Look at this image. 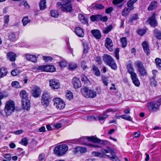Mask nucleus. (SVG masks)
I'll return each mask as SVG.
<instances>
[{
	"label": "nucleus",
	"instance_id": "1",
	"mask_svg": "<svg viewBox=\"0 0 161 161\" xmlns=\"http://www.w3.org/2000/svg\"><path fill=\"white\" fill-rule=\"evenodd\" d=\"M87 140L89 141L92 142L94 143H97L100 144H104V141H101V140L95 137L94 136H83L80 138L78 139V142L80 144L86 145L85 143L86 140Z\"/></svg>",
	"mask_w": 161,
	"mask_h": 161
},
{
	"label": "nucleus",
	"instance_id": "2",
	"mask_svg": "<svg viewBox=\"0 0 161 161\" xmlns=\"http://www.w3.org/2000/svg\"><path fill=\"white\" fill-rule=\"evenodd\" d=\"M68 149V147L66 144L59 145L54 148L53 153L57 156H61L65 154Z\"/></svg>",
	"mask_w": 161,
	"mask_h": 161
},
{
	"label": "nucleus",
	"instance_id": "3",
	"mask_svg": "<svg viewBox=\"0 0 161 161\" xmlns=\"http://www.w3.org/2000/svg\"><path fill=\"white\" fill-rule=\"evenodd\" d=\"M15 108V104L13 101L9 100L6 103L4 108L5 112L7 116L10 115L14 112Z\"/></svg>",
	"mask_w": 161,
	"mask_h": 161
},
{
	"label": "nucleus",
	"instance_id": "4",
	"mask_svg": "<svg viewBox=\"0 0 161 161\" xmlns=\"http://www.w3.org/2000/svg\"><path fill=\"white\" fill-rule=\"evenodd\" d=\"M103 60L112 69L116 70L117 69V67L114 60L110 56L105 54L104 56Z\"/></svg>",
	"mask_w": 161,
	"mask_h": 161
},
{
	"label": "nucleus",
	"instance_id": "5",
	"mask_svg": "<svg viewBox=\"0 0 161 161\" xmlns=\"http://www.w3.org/2000/svg\"><path fill=\"white\" fill-rule=\"evenodd\" d=\"M161 104V98L158 99L157 102L153 101L148 103L149 109L153 112H156L158 109Z\"/></svg>",
	"mask_w": 161,
	"mask_h": 161
},
{
	"label": "nucleus",
	"instance_id": "6",
	"mask_svg": "<svg viewBox=\"0 0 161 161\" xmlns=\"http://www.w3.org/2000/svg\"><path fill=\"white\" fill-rule=\"evenodd\" d=\"M50 98L49 94L47 92H44L41 97V103L42 105L45 107H47L49 104Z\"/></svg>",
	"mask_w": 161,
	"mask_h": 161
},
{
	"label": "nucleus",
	"instance_id": "7",
	"mask_svg": "<svg viewBox=\"0 0 161 161\" xmlns=\"http://www.w3.org/2000/svg\"><path fill=\"white\" fill-rule=\"evenodd\" d=\"M36 68L38 70L47 72H53L55 71L56 70L55 67L51 65L38 66L36 67Z\"/></svg>",
	"mask_w": 161,
	"mask_h": 161
},
{
	"label": "nucleus",
	"instance_id": "8",
	"mask_svg": "<svg viewBox=\"0 0 161 161\" xmlns=\"http://www.w3.org/2000/svg\"><path fill=\"white\" fill-rule=\"evenodd\" d=\"M53 101L54 102V105L58 109L61 110L65 107V103L61 99L56 98H54L53 99Z\"/></svg>",
	"mask_w": 161,
	"mask_h": 161
},
{
	"label": "nucleus",
	"instance_id": "9",
	"mask_svg": "<svg viewBox=\"0 0 161 161\" xmlns=\"http://www.w3.org/2000/svg\"><path fill=\"white\" fill-rule=\"evenodd\" d=\"M72 10V6L70 2L65 1L64 4L62 5L61 11L63 12H70Z\"/></svg>",
	"mask_w": 161,
	"mask_h": 161
},
{
	"label": "nucleus",
	"instance_id": "10",
	"mask_svg": "<svg viewBox=\"0 0 161 161\" xmlns=\"http://www.w3.org/2000/svg\"><path fill=\"white\" fill-rule=\"evenodd\" d=\"M49 86L51 88L54 90H57L60 87V84L58 81L54 79L49 80Z\"/></svg>",
	"mask_w": 161,
	"mask_h": 161
},
{
	"label": "nucleus",
	"instance_id": "11",
	"mask_svg": "<svg viewBox=\"0 0 161 161\" xmlns=\"http://www.w3.org/2000/svg\"><path fill=\"white\" fill-rule=\"evenodd\" d=\"M146 22L149 23L151 26L154 28L157 25V23L155 19V14L154 13L152 14V16L149 18Z\"/></svg>",
	"mask_w": 161,
	"mask_h": 161
},
{
	"label": "nucleus",
	"instance_id": "12",
	"mask_svg": "<svg viewBox=\"0 0 161 161\" xmlns=\"http://www.w3.org/2000/svg\"><path fill=\"white\" fill-rule=\"evenodd\" d=\"M42 91L39 87L37 86L33 87L31 90V93L33 97L37 98L39 97Z\"/></svg>",
	"mask_w": 161,
	"mask_h": 161
},
{
	"label": "nucleus",
	"instance_id": "13",
	"mask_svg": "<svg viewBox=\"0 0 161 161\" xmlns=\"http://www.w3.org/2000/svg\"><path fill=\"white\" fill-rule=\"evenodd\" d=\"M27 60L31 61L33 63H36L37 62V59L36 56L34 55L26 53L24 55Z\"/></svg>",
	"mask_w": 161,
	"mask_h": 161
},
{
	"label": "nucleus",
	"instance_id": "14",
	"mask_svg": "<svg viewBox=\"0 0 161 161\" xmlns=\"http://www.w3.org/2000/svg\"><path fill=\"white\" fill-rule=\"evenodd\" d=\"M105 46L110 51H113V43L112 41L109 38H106Z\"/></svg>",
	"mask_w": 161,
	"mask_h": 161
},
{
	"label": "nucleus",
	"instance_id": "15",
	"mask_svg": "<svg viewBox=\"0 0 161 161\" xmlns=\"http://www.w3.org/2000/svg\"><path fill=\"white\" fill-rule=\"evenodd\" d=\"M22 106L24 109L28 110L30 109L31 107L30 101L29 99H27L25 100H22Z\"/></svg>",
	"mask_w": 161,
	"mask_h": 161
},
{
	"label": "nucleus",
	"instance_id": "16",
	"mask_svg": "<svg viewBox=\"0 0 161 161\" xmlns=\"http://www.w3.org/2000/svg\"><path fill=\"white\" fill-rule=\"evenodd\" d=\"M72 83L75 89L78 88L81 86L80 80L77 78L74 77L73 79Z\"/></svg>",
	"mask_w": 161,
	"mask_h": 161
},
{
	"label": "nucleus",
	"instance_id": "17",
	"mask_svg": "<svg viewBox=\"0 0 161 161\" xmlns=\"http://www.w3.org/2000/svg\"><path fill=\"white\" fill-rule=\"evenodd\" d=\"M87 151V148L85 147L78 146L75 147L73 151L75 153L80 152V153H85Z\"/></svg>",
	"mask_w": 161,
	"mask_h": 161
},
{
	"label": "nucleus",
	"instance_id": "18",
	"mask_svg": "<svg viewBox=\"0 0 161 161\" xmlns=\"http://www.w3.org/2000/svg\"><path fill=\"white\" fill-rule=\"evenodd\" d=\"M75 32L76 35L79 37H83L84 36V33L83 29L80 27H77L75 29Z\"/></svg>",
	"mask_w": 161,
	"mask_h": 161
},
{
	"label": "nucleus",
	"instance_id": "19",
	"mask_svg": "<svg viewBox=\"0 0 161 161\" xmlns=\"http://www.w3.org/2000/svg\"><path fill=\"white\" fill-rule=\"evenodd\" d=\"M130 76L134 84L136 86H139L140 85V82L137 77L136 74H134Z\"/></svg>",
	"mask_w": 161,
	"mask_h": 161
},
{
	"label": "nucleus",
	"instance_id": "20",
	"mask_svg": "<svg viewBox=\"0 0 161 161\" xmlns=\"http://www.w3.org/2000/svg\"><path fill=\"white\" fill-rule=\"evenodd\" d=\"M125 7L123 10L122 13V15L124 16H126L128 15L130 11L133 9L134 7Z\"/></svg>",
	"mask_w": 161,
	"mask_h": 161
},
{
	"label": "nucleus",
	"instance_id": "21",
	"mask_svg": "<svg viewBox=\"0 0 161 161\" xmlns=\"http://www.w3.org/2000/svg\"><path fill=\"white\" fill-rule=\"evenodd\" d=\"M142 46L144 50L147 55L150 54V49L146 41H144L142 43Z\"/></svg>",
	"mask_w": 161,
	"mask_h": 161
},
{
	"label": "nucleus",
	"instance_id": "22",
	"mask_svg": "<svg viewBox=\"0 0 161 161\" xmlns=\"http://www.w3.org/2000/svg\"><path fill=\"white\" fill-rule=\"evenodd\" d=\"M127 68L128 72L130 74V76L136 73L134 72V69L133 67V64L131 63L128 64L127 65Z\"/></svg>",
	"mask_w": 161,
	"mask_h": 161
},
{
	"label": "nucleus",
	"instance_id": "23",
	"mask_svg": "<svg viewBox=\"0 0 161 161\" xmlns=\"http://www.w3.org/2000/svg\"><path fill=\"white\" fill-rule=\"evenodd\" d=\"M91 33L95 37L99 39L101 37V34L100 31L97 30H92Z\"/></svg>",
	"mask_w": 161,
	"mask_h": 161
},
{
	"label": "nucleus",
	"instance_id": "24",
	"mask_svg": "<svg viewBox=\"0 0 161 161\" xmlns=\"http://www.w3.org/2000/svg\"><path fill=\"white\" fill-rule=\"evenodd\" d=\"M7 58L11 61H14L16 59V55L12 52L8 53L7 54Z\"/></svg>",
	"mask_w": 161,
	"mask_h": 161
},
{
	"label": "nucleus",
	"instance_id": "25",
	"mask_svg": "<svg viewBox=\"0 0 161 161\" xmlns=\"http://www.w3.org/2000/svg\"><path fill=\"white\" fill-rule=\"evenodd\" d=\"M8 73L7 69L4 67L0 68V79L6 76Z\"/></svg>",
	"mask_w": 161,
	"mask_h": 161
},
{
	"label": "nucleus",
	"instance_id": "26",
	"mask_svg": "<svg viewBox=\"0 0 161 161\" xmlns=\"http://www.w3.org/2000/svg\"><path fill=\"white\" fill-rule=\"evenodd\" d=\"M19 95L22 98V100H25L28 99V95L25 90H22L20 91Z\"/></svg>",
	"mask_w": 161,
	"mask_h": 161
},
{
	"label": "nucleus",
	"instance_id": "27",
	"mask_svg": "<svg viewBox=\"0 0 161 161\" xmlns=\"http://www.w3.org/2000/svg\"><path fill=\"white\" fill-rule=\"evenodd\" d=\"M78 17L79 20L83 24H85L87 22V19H86L85 18L84 16L83 15L81 14H78Z\"/></svg>",
	"mask_w": 161,
	"mask_h": 161
},
{
	"label": "nucleus",
	"instance_id": "28",
	"mask_svg": "<svg viewBox=\"0 0 161 161\" xmlns=\"http://www.w3.org/2000/svg\"><path fill=\"white\" fill-rule=\"evenodd\" d=\"M153 33L157 39L161 40V31H159L157 29H155L153 31Z\"/></svg>",
	"mask_w": 161,
	"mask_h": 161
},
{
	"label": "nucleus",
	"instance_id": "29",
	"mask_svg": "<svg viewBox=\"0 0 161 161\" xmlns=\"http://www.w3.org/2000/svg\"><path fill=\"white\" fill-rule=\"evenodd\" d=\"M91 89H89L88 88L86 87H83L81 89V92L83 95L86 97V96L85 95V94H88L90 92Z\"/></svg>",
	"mask_w": 161,
	"mask_h": 161
},
{
	"label": "nucleus",
	"instance_id": "30",
	"mask_svg": "<svg viewBox=\"0 0 161 161\" xmlns=\"http://www.w3.org/2000/svg\"><path fill=\"white\" fill-rule=\"evenodd\" d=\"M81 81L85 84L88 85L90 84V82L88 78L84 74L81 75Z\"/></svg>",
	"mask_w": 161,
	"mask_h": 161
},
{
	"label": "nucleus",
	"instance_id": "31",
	"mask_svg": "<svg viewBox=\"0 0 161 161\" xmlns=\"http://www.w3.org/2000/svg\"><path fill=\"white\" fill-rule=\"evenodd\" d=\"M46 0H41L39 3V7L41 10H43L46 8Z\"/></svg>",
	"mask_w": 161,
	"mask_h": 161
},
{
	"label": "nucleus",
	"instance_id": "32",
	"mask_svg": "<svg viewBox=\"0 0 161 161\" xmlns=\"http://www.w3.org/2000/svg\"><path fill=\"white\" fill-rule=\"evenodd\" d=\"M90 92L88 94H85V95L86 96V97L93 98L96 96L97 93L95 91L91 90Z\"/></svg>",
	"mask_w": 161,
	"mask_h": 161
},
{
	"label": "nucleus",
	"instance_id": "33",
	"mask_svg": "<svg viewBox=\"0 0 161 161\" xmlns=\"http://www.w3.org/2000/svg\"><path fill=\"white\" fill-rule=\"evenodd\" d=\"M120 41L121 46L123 47H125L127 44V39L125 37H122L120 38Z\"/></svg>",
	"mask_w": 161,
	"mask_h": 161
},
{
	"label": "nucleus",
	"instance_id": "34",
	"mask_svg": "<svg viewBox=\"0 0 161 161\" xmlns=\"http://www.w3.org/2000/svg\"><path fill=\"white\" fill-rule=\"evenodd\" d=\"M155 62L157 67L161 70V59L159 58H156L155 59Z\"/></svg>",
	"mask_w": 161,
	"mask_h": 161
},
{
	"label": "nucleus",
	"instance_id": "35",
	"mask_svg": "<svg viewBox=\"0 0 161 161\" xmlns=\"http://www.w3.org/2000/svg\"><path fill=\"white\" fill-rule=\"evenodd\" d=\"M134 64L137 68L138 70L144 67L142 63L139 60L135 61L134 63Z\"/></svg>",
	"mask_w": 161,
	"mask_h": 161
},
{
	"label": "nucleus",
	"instance_id": "36",
	"mask_svg": "<svg viewBox=\"0 0 161 161\" xmlns=\"http://www.w3.org/2000/svg\"><path fill=\"white\" fill-rule=\"evenodd\" d=\"M11 86L12 87L16 88H21L19 83L16 81H14L11 83Z\"/></svg>",
	"mask_w": 161,
	"mask_h": 161
},
{
	"label": "nucleus",
	"instance_id": "37",
	"mask_svg": "<svg viewBox=\"0 0 161 161\" xmlns=\"http://www.w3.org/2000/svg\"><path fill=\"white\" fill-rule=\"evenodd\" d=\"M92 154L93 156L96 157H99L101 158L105 157L104 155L98 152L93 151L92 152Z\"/></svg>",
	"mask_w": 161,
	"mask_h": 161
},
{
	"label": "nucleus",
	"instance_id": "38",
	"mask_svg": "<svg viewBox=\"0 0 161 161\" xmlns=\"http://www.w3.org/2000/svg\"><path fill=\"white\" fill-rule=\"evenodd\" d=\"M157 6V3L156 1H153L152 2L148 8V10H151L153 9L156 8Z\"/></svg>",
	"mask_w": 161,
	"mask_h": 161
},
{
	"label": "nucleus",
	"instance_id": "39",
	"mask_svg": "<svg viewBox=\"0 0 161 161\" xmlns=\"http://www.w3.org/2000/svg\"><path fill=\"white\" fill-rule=\"evenodd\" d=\"M112 28V25H110L107 27L103 29V32L104 34H107L111 30Z\"/></svg>",
	"mask_w": 161,
	"mask_h": 161
},
{
	"label": "nucleus",
	"instance_id": "40",
	"mask_svg": "<svg viewBox=\"0 0 161 161\" xmlns=\"http://www.w3.org/2000/svg\"><path fill=\"white\" fill-rule=\"evenodd\" d=\"M51 16L54 18H57L59 16V13L57 11L52 10L50 11Z\"/></svg>",
	"mask_w": 161,
	"mask_h": 161
},
{
	"label": "nucleus",
	"instance_id": "41",
	"mask_svg": "<svg viewBox=\"0 0 161 161\" xmlns=\"http://www.w3.org/2000/svg\"><path fill=\"white\" fill-rule=\"evenodd\" d=\"M121 118L126 120L128 121H132V119L130 116L126 115L125 114H123L121 115Z\"/></svg>",
	"mask_w": 161,
	"mask_h": 161
},
{
	"label": "nucleus",
	"instance_id": "42",
	"mask_svg": "<svg viewBox=\"0 0 161 161\" xmlns=\"http://www.w3.org/2000/svg\"><path fill=\"white\" fill-rule=\"evenodd\" d=\"M138 70L142 76H144L146 75L147 74L144 67L139 69Z\"/></svg>",
	"mask_w": 161,
	"mask_h": 161
},
{
	"label": "nucleus",
	"instance_id": "43",
	"mask_svg": "<svg viewBox=\"0 0 161 161\" xmlns=\"http://www.w3.org/2000/svg\"><path fill=\"white\" fill-rule=\"evenodd\" d=\"M65 97L67 99L69 100H70L73 98V95L70 91H68L66 92Z\"/></svg>",
	"mask_w": 161,
	"mask_h": 161
},
{
	"label": "nucleus",
	"instance_id": "44",
	"mask_svg": "<svg viewBox=\"0 0 161 161\" xmlns=\"http://www.w3.org/2000/svg\"><path fill=\"white\" fill-rule=\"evenodd\" d=\"M59 66L61 68H64L67 65V62L65 60H63L60 62H58Z\"/></svg>",
	"mask_w": 161,
	"mask_h": 161
},
{
	"label": "nucleus",
	"instance_id": "45",
	"mask_svg": "<svg viewBox=\"0 0 161 161\" xmlns=\"http://www.w3.org/2000/svg\"><path fill=\"white\" fill-rule=\"evenodd\" d=\"M30 21V20L29 19L28 17L27 16L24 17L22 19V22L24 26L26 25Z\"/></svg>",
	"mask_w": 161,
	"mask_h": 161
},
{
	"label": "nucleus",
	"instance_id": "46",
	"mask_svg": "<svg viewBox=\"0 0 161 161\" xmlns=\"http://www.w3.org/2000/svg\"><path fill=\"white\" fill-rule=\"evenodd\" d=\"M20 72V71L17 69H16L12 70L11 72V74L13 76H15L18 75Z\"/></svg>",
	"mask_w": 161,
	"mask_h": 161
},
{
	"label": "nucleus",
	"instance_id": "47",
	"mask_svg": "<svg viewBox=\"0 0 161 161\" xmlns=\"http://www.w3.org/2000/svg\"><path fill=\"white\" fill-rule=\"evenodd\" d=\"M69 67L70 70H74L77 67V65L75 63H71L69 65Z\"/></svg>",
	"mask_w": 161,
	"mask_h": 161
},
{
	"label": "nucleus",
	"instance_id": "48",
	"mask_svg": "<svg viewBox=\"0 0 161 161\" xmlns=\"http://www.w3.org/2000/svg\"><path fill=\"white\" fill-rule=\"evenodd\" d=\"M93 70L95 75L97 76H99L100 75V72L98 69L95 66H94L93 68Z\"/></svg>",
	"mask_w": 161,
	"mask_h": 161
},
{
	"label": "nucleus",
	"instance_id": "49",
	"mask_svg": "<svg viewBox=\"0 0 161 161\" xmlns=\"http://www.w3.org/2000/svg\"><path fill=\"white\" fill-rule=\"evenodd\" d=\"M137 0H130L127 2V6L134 7L133 6V4Z\"/></svg>",
	"mask_w": 161,
	"mask_h": 161
},
{
	"label": "nucleus",
	"instance_id": "50",
	"mask_svg": "<svg viewBox=\"0 0 161 161\" xmlns=\"http://www.w3.org/2000/svg\"><path fill=\"white\" fill-rule=\"evenodd\" d=\"M43 58L46 62L51 61L53 59L52 57L49 56H44Z\"/></svg>",
	"mask_w": 161,
	"mask_h": 161
},
{
	"label": "nucleus",
	"instance_id": "51",
	"mask_svg": "<svg viewBox=\"0 0 161 161\" xmlns=\"http://www.w3.org/2000/svg\"><path fill=\"white\" fill-rule=\"evenodd\" d=\"M8 39L12 41H14L16 40V36L14 34L11 33L8 36Z\"/></svg>",
	"mask_w": 161,
	"mask_h": 161
},
{
	"label": "nucleus",
	"instance_id": "52",
	"mask_svg": "<svg viewBox=\"0 0 161 161\" xmlns=\"http://www.w3.org/2000/svg\"><path fill=\"white\" fill-rule=\"evenodd\" d=\"M108 78L106 77L105 76H103L102 77V81L104 84L106 86H108Z\"/></svg>",
	"mask_w": 161,
	"mask_h": 161
},
{
	"label": "nucleus",
	"instance_id": "53",
	"mask_svg": "<svg viewBox=\"0 0 161 161\" xmlns=\"http://www.w3.org/2000/svg\"><path fill=\"white\" fill-rule=\"evenodd\" d=\"M84 46V52L85 53H87L89 49L87 43H83Z\"/></svg>",
	"mask_w": 161,
	"mask_h": 161
},
{
	"label": "nucleus",
	"instance_id": "54",
	"mask_svg": "<svg viewBox=\"0 0 161 161\" xmlns=\"http://www.w3.org/2000/svg\"><path fill=\"white\" fill-rule=\"evenodd\" d=\"M138 19V15L135 14L133 15V16L130 18V21L131 22H132L134 20H136Z\"/></svg>",
	"mask_w": 161,
	"mask_h": 161
},
{
	"label": "nucleus",
	"instance_id": "55",
	"mask_svg": "<svg viewBox=\"0 0 161 161\" xmlns=\"http://www.w3.org/2000/svg\"><path fill=\"white\" fill-rule=\"evenodd\" d=\"M107 156L109 158L111 159L113 161H120L118 158L115 155H113L112 156H110L109 155H107Z\"/></svg>",
	"mask_w": 161,
	"mask_h": 161
},
{
	"label": "nucleus",
	"instance_id": "56",
	"mask_svg": "<svg viewBox=\"0 0 161 161\" xmlns=\"http://www.w3.org/2000/svg\"><path fill=\"white\" fill-rule=\"evenodd\" d=\"M96 9H101L103 8L104 7L101 4H96L95 5Z\"/></svg>",
	"mask_w": 161,
	"mask_h": 161
},
{
	"label": "nucleus",
	"instance_id": "57",
	"mask_svg": "<svg viewBox=\"0 0 161 161\" xmlns=\"http://www.w3.org/2000/svg\"><path fill=\"white\" fill-rule=\"evenodd\" d=\"M146 32V31L144 29H139L138 31V33L141 36H143L145 34Z\"/></svg>",
	"mask_w": 161,
	"mask_h": 161
},
{
	"label": "nucleus",
	"instance_id": "58",
	"mask_svg": "<svg viewBox=\"0 0 161 161\" xmlns=\"http://www.w3.org/2000/svg\"><path fill=\"white\" fill-rule=\"evenodd\" d=\"M81 67L83 69H85L87 68V66L86 61H81Z\"/></svg>",
	"mask_w": 161,
	"mask_h": 161
},
{
	"label": "nucleus",
	"instance_id": "59",
	"mask_svg": "<svg viewBox=\"0 0 161 161\" xmlns=\"http://www.w3.org/2000/svg\"><path fill=\"white\" fill-rule=\"evenodd\" d=\"M119 49L118 48L116 49L115 51V56L116 58L119 60Z\"/></svg>",
	"mask_w": 161,
	"mask_h": 161
},
{
	"label": "nucleus",
	"instance_id": "60",
	"mask_svg": "<svg viewBox=\"0 0 161 161\" xmlns=\"http://www.w3.org/2000/svg\"><path fill=\"white\" fill-rule=\"evenodd\" d=\"M4 22L6 24H8L9 21V16L8 15H6L4 17Z\"/></svg>",
	"mask_w": 161,
	"mask_h": 161
},
{
	"label": "nucleus",
	"instance_id": "61",
	"mask_svg": "<svg viewBox=\"0 0 161 161\" xmlns=\"http://www.w3.org/2000/svg\"><path fill=\"white\" fill-rule=\"evenodd\" d=\"M45 156L44 154L41 153L39 155L38 159L40 161H42L45 158Z\"/></svg>",
	"mask_w": 161,
	"mask_h": 161
},
{
	"label": "nucleus",
	"instance_id": "62",
	"mask_svg": "<svg viewBox=\"0 0 161 161\" xmlns=\"http://www.w3.org/2000/svg\"><path fill=\"white\" fill-rule=\"evenodd\" d=\"M21 142L24 145L26 146L28 144L27 139L26 138H23L21 141Z\"/></svg>",
	"mask_w": 161,
	"mask_h": 161
},
{
	"label": "nucleus",
	"instance_id": "63",
	"mask_svg": "<svg viewBox=\"0 0 161 161\" xmlns=\"http://www.w3.org/2000/svg\"><path fill=\"white\" fill-rule=\"evenodd\" d=\"M100 151L102 152L101 153L104 155V154H105L106 153H109V151L105 149L102 148L101 149Z\"/></svg>",
	"mask_w": 161,
	"mask_h": 161
},
{
	"label": "nucleus",
	"instance_id": "64",
	"mask_svg": "<svg viewBox=\"0 0 161 161\" xmlns=\"http://www.w3.org/2000/svg\"><path fill=\"white\" fill-rule=\"evenodd\" d=\"M113 10V8L112 7H109L105 10V12L107 14H109Z\"/></svg>",
	"mask_w": 161,
	"mask_h": 161
}]
</instances>
